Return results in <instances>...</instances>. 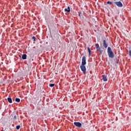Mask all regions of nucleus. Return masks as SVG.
Returning a JSON list of instances; mask_svg holds the SVG:
<instances>
[{
	"mask_svg": "<svg viewBox=\"0 0 131 131\" xmlns=\"http://www.w3.org/2000/svg\"><path fill=\"white\" fill-rule=\"evenodd\" d=\"M107 54L110 58H114V53H113V51H112L110 47H108L107 48Z\"/></svg>",
	"mask_w": 131,
	"mask_h": 131,
	"instance_id": "f257e3e1",
	"label": "nucleus"
},
{
	"mask_svg": "<svg viewBox=\"0 0 131 131\" xmlns=\"http://www.w3.org/2000/svg\"><path fill=\"white\" fill-rule=\"evenodd\" d=\"M80 68H81V71H82V72L84 73V74H85V73L86 72V68H85V66L81 65L80 66Z\"/></svg>",
	"mask_w": 131,
	"mask_h": 131,
	"instance_id": "f03ea898",
	"label": "nucleus"
},
{
	"mask_svg": "<svg viewBox=\"0 0 131 131\" xmlns=\"http://www.w3.org/2000/svg\"><path fill=\"white\" fill-rule=\"evenodd\" d=\"M115 4L117 7H119V8H122L123 7L122 3L121 2H116Z\"/></svg>",
	"mask_w": 131,
	"mask_h": 131,
	"instance_id": "7ed1b4c3",
	"label": "nucleus"
},
{
	"mask_svg": "<svg viewBox=\"0 0 131 131\" xmlns=\"http://www.w3.org/2000/svg\"><path fill=\"white\" fill-rule=\"evenodd\" d=\"M86 64L85 56H83L82 58V64L81 65L84 66Z\"/></svg>",
	"mask_w": 131,
	"mask_h": 131,
	"instance_id": "20e7f679",
	"label": "nucleus"
},
{
	"mask_svg": "<svg viewBox=\"0 0 131 131\" xmlns=\"http://www.w3.org/2000/svg\"><path fill=\"white\" fill-rule=\"evenodd\" d=\"M74 124L75 126H77V127H81V123L79 122H75Z\"/></svg>",
	"mask_w": 131,
	"mask_h": 131,
	"instance_id": "39448f33",
	"label": "nucleus"
},
{
	"mask_svg": "<svg viewBox=\"0 0 131 131\" xmlns=\"http://www.w3.org/2000/svg\"><path fill=\"white\" fill-rule=\"evenodd\" d=\"M103 47L106 49L108 47V45L106 43V41L105 40H103Z\"/></svg>",
	"mask_w": 131,
	"mask_h": 131,
	"instance_id": "423d86ee",
	"label": "nucleus"
},
{
	"mask_svg": "<svg viewBox=\"0 0 131 131\" xmlns=\"http://www.w3.org/2000/svg\"><path fill=\"white\" fill-rule=\"evenodd\" d=\"M102 79H103V81H107V76L103 75L102 76Z\"/></svg>",
	"mask_w": 131,
	"mask_h": 131,
	"instance_id": "0eeeda50",
	"label": "nucleus"
},
{
	"mask_svg": "<svg viewBox=\"0 0 131 131\" xmlns=\"http://www.w3.org/2000/svg\"><path fill=\"white\" fill-rule=\"evenodd\" d=\"M65 12H67L68 13H70V7L69 6L67 8L64 9Z\"/></svg>",
	"mask_w": 131,
	"mask_h": 131,
	"instance_id": "6e6552de",
	"label": "nucleus"
},
{
	"mask_svg": "<svg viewBox=\"0 0 131 131\" xmlns=\"http://www.w3.org/2000/svg\"><path fill=\"white\" fill-rule=\"evenodd\" d=\"M95 47H96V50H97V51L98 50H100V49H101V48L100 47V46L99 45L98 43L95 44Z\"/></svg>",
	"mask_w": 131,
	"mask_h": 131,
	"instance_id": "1a4fd4ad",
	"label": "nucleus"
},
{
	"mask_svg": "<svg viewBox=\"0 0 131 131\" xmlns=\"http://www.w3.org/2000/svg\"><path fill=\"white\" fill-rule=\"evenodd\" d=\"M27 58V55L26 54H23L22 55V59L23 60H26Z\"/></svg>",
	"mask_w": 131,
	"mask_h": 131,
	"instance_id": "9d476101",
	"label": "nucleus"
},
{
	"mask_svg": "<svg viewBox=\"0 0 131 131\" xmlns=\"http://www.w3.org/2000/svg\"><path fill=\"white\" fill-rule=\"evenodd\" d=\"M7 100H8V102H9V103H12V98H8Z\"/></svg>",
	"mask_w": 131,
	"mask_h": 131,
	"instance_id": "9b49d317",
	"label": "nucleus"
},
{
	"mask_svg": "<svg viewBox=\"0 0 131 131\" xmlns=\"http://www.w3.org/2000/svg\"><path fill=\"white\" fill-rule=\"evenodd\" d=\"M15 101L17 102V103H19L20 102V99L19 98H15Z\"/></svg>",
	"mask_w": 131,
	"mask_h": 131,
	"instance_id": "f8f14e48",
	"label": "nucleus"
},
{
	"mask_svg": "<svg viewBox=\"0 0 131 131\" xmlns=\"http://www.w3.org/2000/svg\"><path fill=\"white\" fill-rule=\"evenodd\" d=\"M88 52L89 53V56H91V49H90V47L88 48Z\"/></svg>",
	"mask_w": 131,
	"mask_h": 131,
	"instance_id": "ddd939ff",
	"label": "nucleus"
},
{
	"mask_svg": "<svg viewBox=\"0 0 131 131\" xmlns=\"http://www.w3.org/2000/svg\"><path fill=\"white\" fill-rule=\"evenodd\" d=\"M98 51L100 52V54H102V53H103V50H101V48L99 49V50H98Z\"/></svg>",
	"mask_w": 131,
	"mask_h": 131,
	"instance_id": "4468645a",
	"label": "nucleus"
},
{
	"mask_svg": "<svg viewBox=\"0 0 131 131\" xmlns=\"http://www.w3.org/2000/svg\"><path fill=\"white\" fill-rule=\"evenodd\" d=\"M49 85L51 88H53V86H55V84H50Z\"/></svg>",
	"mask_w": 131,
	"mask_h": 131,
	"instance_id": "2eb2a0df",
	"label": "nucleus"
},
{
	"mask_svg": "<svg viewBox=\"0 0 131 131\" xmlns=\"http://www.w3.org/2000/svg\"><path fill=\"white\" fill-rule=\"evenodd\" d=\"M16 129H19V128H20V125L16 126Z\"/></svg>",
	"mask_w": 131,
	"mask_h": 131,
	"instance_id": "dca6fc26",
	"label": "nucleus"
},
{
	"mask_svg": "<svg viewBox=\"0 0 131 131\" xmlns=\"http://www.w3.org/2000/svg\"><path fill=\"white\" fill-rule=\"evenodd\" d=\"M32 39L34 40V41H35V39H36V38H35V36H33V37H32Z\"/></svg>",
	"mask_w": 131,
	"mask_h": 131,
	"instance_id": "f3484780",
	"label": "nucleus"
},
{
	"mask_svg": "<svg viewBox=\"0 0 131 131\" xmlns=\"http://www.w3.org/2000/svg\"><path fill=\"white\" fill-rule=\"evenodd\" d=\"M129 56H131V50L129 51Z\"/></svg>",
	"mask_w": 131,
	"mask_h": 131,
	"instance_id": "a211bd4d",
	"label": "nucleus"
},
{
	"mask_svg": "<svg viewBox=\"0 0 131 131\" xmlns=\"http://www.w3.org/2000/svg\"><path fill=\"white\" fill-rule=\"evenodd\" d=\"M16 118H17V116H13V119H16Z\"/></svg>",
	"mask_w": 131,
	"mask_h": 131,
	"instance_id": "6ab92c4d",
	"label": "nucleus"
},
{
	"mask_svg": "<svg viewBox=\"0 0 131 131\" xmlns=\"http://www.w3.org/2000/svg\"><path fill=\"white\" fill-rule=\"evenodd\" d=\"M107 4H111V2L108 1V2H107Z\"/></svg>",
	"mask_w": 131,
	"mask_h": 131,
	"instance_id": "aec40b11",
	"label": "nucleus"
},
{
	"mask_svg": "<svg viewBox=\"0 0 131 131\" xmlns=\"http://www.w3.org/2000/svg\"><path fill=\"white\" fill-rule=\"evenodd\" d=\"M1 131H4V130H2Z\"/></svg>",
	"mask_w": 131,
	"mask_h": 131,
	"instance_id": "412c9836",
	"label": "nucleus"
}]
</instances>
